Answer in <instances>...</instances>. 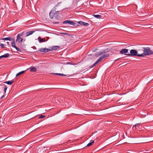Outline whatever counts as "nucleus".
<instances>
[{"instance_id":"e433bc0d","label":"nucleus","mask_w":153,"mask_h":153,"mask_svg":"<svg viewBox=\"0 0 153 153\" xmlns=\"http://www.w3.org/2000/svg\"><path fill=\"white\" fill-rule=\"evenodd\" d=\"M93 16H94L95 17H96V15H94Z\"/></svg>"},{"instance_id":"72a5a7b5","label":"nucleus","mask_w":153,"mask_h":153,"mask_svg":"<svg viewBox=\"0 0 153 153\" xmlns=\"http://www.w3.org/2000/svg\"><path fill=\"white\" fill-rule=\"evenodd\" d=\"M0 57L1 58H4V56H3V55H2V56H0Z\"/></svg>"},{"instance_id":"bb28decb","label":"nucleus","mask_w":153,"mask_h":153,"mask_svg":"<svg viewBox=\"0 0 153 153\" xmlns=\"http://www.w3.org/2000/svg\"><path fill=\"white\" fill-rule=\"evenodd\" d=\"M44 149H45V150H48L51 149V148L48 147H44L43 148Z\"/></svg>"},{"instance_id":"412c9836","label":"nucleus","mask_w":153,"mask_h":153,"mask_svg":"<svg viewBox=\"0 0 153 153\" xmlns=\"http://www.w3.org/2000/svg\"><path fill=\"white\" fill-rule=\"evenodd\" d=\"M2 39L5 40H9L10 41L11 40L10 38V37H6V38H4L3 39Z\"/></svg>"},{"instance_id":"c9c22d12","label":"nucleus","mask_w":153,"mask_h":153,"mask_svg":"<svg viewBox=\"0 0 153 153\" xmlns=\"http://www.w3.org/2000/svg\"><path fill=\"white\" fill-rule=\"evenodd\" d=\"M119 59H117L115 60V61H117Z\"/></svg>"},{"instance_id":"4468645a","label":"nucleus","mask_w":153,"mask_h":153,"mask_svg":"<svg viewBox=\"0 0 153 153\" xmlns=\"http://www.w3.org/2000/svg\"><path fill=\"white\" fill-rule=\"evenodd\" d=\"M34 31L31 30L29 32H27L25 33V35L26 36H27L30 35L32 34L34 32Z\"/></svg>"},{"instance_id":"c756f323","label":"nucleus","mask_w":153,"mask_h":153,"mask_svg":"<svg viewBox=\"0 0 153 153\" xmlns=\"http://www.w3.org/2000/svg\"><path fill=\"white\" fill-rule=\"evenodd\" d=\"M45 116L44 115H41L39 117V119H41V118H43L44 117H45Z\"/></svg>"},{"instance_id":"4c0bfd02","label":"nucleus","mask_w":153,"mask_h":153,"mask_svg":"<svg viewBox=\"0 0 153 153\" xmlns=\"http://www.w3.org/2000/svg\"><path fill=\"white\" fill-rule=\"evenodd\" d=\"M67 34V33H64V34Z\"/></svg>"},{"instance_id":"c85d7f7f","label":"nucleus","mask_w":153,"mask_h":153,"mask_svg":"<svg viewBox=\"0 0 153 153\" xmlns=\"http://www.w3.org/2000/svg\"><path fill=\"white\" fill-rule=\"evenodd\" d=\"M4 93H6V91L7 90V87L6 86H4Z\"/></svg>"},{"instance_id":"5701e85b","label":"nucleus","mask_w":153,"mask_h":153,"mask_svg":"<svg viewBox=\"0 0 153 153\" xmlns=\"http://www.w3.org/2000/svg\"><path fill=\"white\" fill-rule=\"evenodd\" d=\"M3 55L4 58H7L9 56L10 54L8 53H7L4 54Z\"/></svg>"},{"instance_id":"f8f14e48","label":"nucleus","mask_w":153,"mask_h":153,"mask_svg":"<svg viewBox=\"0 0 153 153\" xmlns=\"http://www.w3.org/2000/svg\"><path fill=\"white\" fill-rule=\"evenodd\" d=\"M78 22L81 25H82L85 26H88L89 25L88 23L82 21Z\"/></svg>"},{"instance_id":"4be33fe9","label":"nucleus","mask_w":153,"mask_h":153,"mask_svg":"<svg viewBox=\"0 0 153 153\" xmlns=\"http://www.w3.org/2000/svg\"><path fill=\"white\" fill-rule=\"evenodd\" d=\"M2 92H0V100L3 98L4 97V95H2Z\"/></svg>"},{"instance_id":"f257e3e1","label":"nucleus","mask_w":153,"mask_h":153,"mask_svg":"<svg viewBox=\"0 0 153 153\" xmlns=\"http://www.w3.org/2000/svg\"><path fill=\"white\" fill-rule=\"evenodd\" d=\"M142 48L143 50V53L141 54L140 55H139L141 57H143L146 55L153 54V51L150 50L149 47H142Z\"/></svg>"},{"instance_id":"f704fd0d","label":"nucleus","mask_w":153,"mask_h":153,"mask_svg":"<svg viewBox=\"0 0 153 153\" xmlns=\"http://www.w3.org/2000/svg\"><path fill=\"white\" fill-rule=\"evenodd\" d=\"M7 43L8 45H9V42H7Z\"/></svg>"},{"instance_id":"2eb2a0df","label":"nucleus","mask_w":153,"mask_h":153,"mask_svg":"<svg viewBox=\"0 0 153 153\" xmlns=\"http://www.w3.org/2000/svg\"><path fill=\"white\" fill-rule=\"evenodd\" d=\"M45 151V149H44L43 148H40L38 151V153H44V151Z\"/></svg>"},{"instance_id":"9d476101","label":"nucleus","mask_w":153,"mask_h":153,"mask_svg":"<svg viewBox=\"0 0 153 153\" xmlns=\"http://www.w3.org/2000/svg\"><path fill=\"white\" fill-rule=\"evenodd\" d=\"M128 49H123L121 50L120 51V53L121 54H124L125 55H126V54H127V53H128Z\"/></svg>"},{"instance_id":"1a4fd4ad","label":"nucleus","mask_w":153,"mask_h":153,"mask_svg":"<svg viewBox=\"0 0 153 153\" xmlns=\"http://www.w3.org/2000/svg\"><path fill=\"white\" fill-rule=\"evenodd\" d=\"M60 46H53L50 47L49 49L50 50V51H51L56 50L60 48Z\"/></svg>"},{"instance_id":"a211bd4d","label":"nucleus","mask_w":153,"mask_h":153,"mask_svg":"<svg viewBox=\"0 0 153 153\" xmlns=\"http://www.w3.org/2000/svg\"><path fill=\"white\" fill-rule=\"evenodd\" d=\"M25 71H26V70L22 71L18 73V74H16V77L19 76V75H20L21 74H22L24 73L25 72Z\"/></svg>"},{"instance_id":"7ed1b4c3","label":"nucleus","mask_w":153,"mask_h":153,"mask_svg":"<svg viewBox=\"0 0 153 153\" xmlns=\"http://www.w3.org/2000/svg\"><path fill=\"white\" fill-rule=\"evenodd\" d=\"M109 53H106L101 56L97 61L96 65L102 59L108 57L109 56Z\"/></svg>"},{"instance_id":"7c9ffc66","label":"nucleus","mask_w":153,"mask_h":153,"mask_svg":"<svg viewBox=\"0 0 153 153\" xmlns=\"http://www.w3.org/2000/svg\"><path fill=\"white\" fill-rule=\"evenodd\" d=\"M4 45L3 44H1L0 45V46L2 48H4Z\"/></svg>"},{"instance_id":"39448f33","label":"nucleus","mask_w":153,"mask_h":153,"mask_svg":"<svg viewBox=\"0 0 153 153\" xmlns=\"http://www.w3.org/2000/svg\"><path fill=\"white\" fill-rule=\"evenodd\" d=\"M63 24H68L71 25L75 26L76 24L73 21L70 20H67L63 22Z\"/></svg>"},{"instance_id":"473e14b6","label":"nucleus","mask_w":153,"mask_h":153,"mask_svg":"<svg viewBox=\"0 0 153 153\" xmlns=\"http://www.w3.org/2000/svg\"><path fill=\"white\" fill-rule=\"evenodd\" d=\"M0 57L1 58H4V56H3V55H2V56H0Z\"/></svg>"},{"instance_id":"6ab92c4d","label":"nucleus","mask_w":153,"mask_h":153,"mask_svg":"<svg viewBox=\"0 0 153 153\" xmlns=\"http://www.w3.org/2000/svg\"><path fill=\"white\" fill-rule=\"evenodd\" d=\"M53 74L59 75V76H66V75L64 74L60 73H53Z\"/></svg>"},{"instance_id":"aec40b11","label":"nucleus","mask_w":153,"mask_h":153,"mask_svg":"<svg viewBox=\"0 0 153 153\" xmlns=\"http://www.w3.org/2000/svg\"><path fill=\"white\" fill-rule=\"evenodd\" d=\"M90 141L91 142H90L87 145V146H91L92 145V144L94 143V140H92V141L91 140Z\"/></svg>"},{"instance_id":"0eeeda50","label":"nucleus","mask_w":153,"mask_h":153,"mask_svg":"<svg viewBox=\"0 0 153 153\" xmlns=\"http://www.w3.org/2000/svg\"><path fill=\"white\" fill-rule=\"evenodd\" d=\"M22 41L23 39L21 38L20 36H19L17 35V38L16 40V42H18V44H19L20 43H21L22 42Z\"/></svg>"},{"instance_id":"9b49d317","label":"nucleus","mask_w":153,"mask_h":153,"mask_svg":"<svg viewBox=\"0 0 153 153\" xmlns=\"http://www.w3.org/2000/svg\"><path fill=\"white\" fill-rule=\"evenodd\" d=\"M39 51L41 52H48L50 51V50L49 48H40L39 49Z\"/></svg>"},{"instance_id":"6e6552de","label":"nucleus","mask_w":153,"mask_h":153,"mask_svg":"<svg viewBox=\"0 0 153 153\" xmlns=\"http://www.w3.org/2000/svg\"><path fill=\"white\" fill-rule=\"evenodd\" d=\"M110 50L108 48H106L105 50H103L100 51V52L99 53L100 55H101L104 53L108 52Z\"/></svg>"},{"instance_id":"ddd939ff","label":"nucleus","mask_w":153,"mask_h":153,"mask_svg":"<svg viewBox=\"0 0 153 153\" xmlns=\"http://www.w3.org/2000/svg\"><path fill=\"white\" fill-rule=\"evenodd\" d=\"M37 70L36 68L34 67H31L30 68V71L31 72H36Z\"/></svg>"},{"instance_id":"a878e982","label":"nucleus","mask_w":153,"mask_h":153,"mask_svg":"<svg viewBox=\"0 0 153 153\" xmlns=\"http://www.w3.org/2000/svg\"><path fill=\"white\" fill-rule=\"evenodd\" d=\"M24 32H22L20 34H19L17 35L19 36H22L24 35Z\"/></svg>"},{"instance_id":"dca6fc26","label":"nucleus","mask_w":153,"mask_h":153,"mask_svg":"<svg viewBox=\"0 0 153 153\" xmlns=\"http://www.w3.org/2000/svg\"><path fill=\"white\" fill-rule=\"evenodd\" d=\"M14 82V80H12L10 81H8L7 82H5L4 83H6L9 85H11Z\"/></svg>"},{"instance_id":"f3484780","label":"nucleus","mask_w":153,"mask_h":153,"mask_svg":"<svg viewBox=\"0 0 153 153\" xmlns=\"http://www.w3.org/2000/svg\"><path fill=\"white\" fill-rule=\"evenodd\" d=\"M39 41L40 42H44L45 41V38H41L40 37H39L38 38Z\"/></svg>"},{"instance_id":"20e7f679","label":"nucleus","mask_w":153,"mask_h":153,"mask_svg":"<svg viewBox=\"0 0 153 153\" xmlns=\"http://www.w3.org/2000/svg\"><path fill=\"white\" fill-rule=\"evenodd\" d=\"M11 44H12V46L13 47L15 48L17 51H19V52H21V49H20V48H18L16 46L14 39H13V41L11 43Z\"/></svg>"},{"instance_id":"423d86ee","label":"nucleus","mask_w":153,"mask_h":153,"mask_svg":"<svg viewBox=\"0 0 153 153\" xmlns=\"http://www.w3.org/2000/svg\"><path fill=\"white\" fill-rule=\"evenodd\" d=\"M55 9V8L54 7L53 10H51L50 12L49 16L51 19H53L55 16L54 12H55V11L54 10Z\"/></svg>"},{"instance_id":"f03ea898","label":"nucleus","mask_w":153,"mask_h":153,"mask_svg":"<svg viewBox=\"0 0 153 153\" xmlns=\"http://www.w3.org/2000/svg\"><path fill=\"white\" fill-rule=\"evenodd\" d=\"M140 55L141 54L137 53V51L136 50L132 49L130 51V53L126 54V55L128 56H137L138 57H141V56L139 55Z\"/></svg>"},{"instance_id":"58836bf2","label":"nucleus","mask_w":153,"mask_h":153,"mask_svg":"<svg viewBox=\"0 0 153 153\" xmlns=\"http://www.w3.org/2000/svg\"><path fill=\"white\" fill-rule=\"evenodd\" d=\"M60 4V3H58V4Z\"/></svg>"},{"instance_id":"cd10ccee","label":"nucleus","mask_w":153,"mask_h":153,"mask_svg":"<svg viewBox=\"0 0 153 153\" xmlns=\"http://www.w3.org/2000/svg\"><path fill=\"white\" fill-rule=\"evenodd\" d=\"M96 66V62H95L93 65H91L90 67V68H93L95 66Z\"/></svg>"},{"instance_id":"393cba45","label":"nucleus","mask_w":153,"mask_h":153,"mask_svg":"<svg viewBox=\"0 0 153 153\" xmlns=\"http://www.w3.org/2000/svg\"><path fill=\"white\" fill-rule=\"evenodd\" d=\"M102 17V16L100 15H96V18L97 19H100Z\"/></svg>"},{"instance_id":"2f4dec72","label":"nucleus","mask_w":153,"mask_h":153,"mask_svg":"<svg viewBox=\"0 0 153 153\" xmlns=\"http://www.w3.org/2000/svg\"><path fill=\"white\" fill-rule=\"evenodd\" d=\"M140 123H137V124H136L134 125L133 126V127H135L136 126L139 124Z\"/></svg>"},{"instance_id":"b1692460","label":"nucleus","mask_w":153,"mask_h":153,"mask_svg":"<svg viewBox=\"0 0 153 153\" xmlns=\"http://www.w3.org/2000/svg\"><path fill=\"white\" fill-rule=\"evenodd\" d=\"M55 15L56 17L58 16V15L59 13V11H57L56 12H55Z\"/></svg>"}]
</instances>
